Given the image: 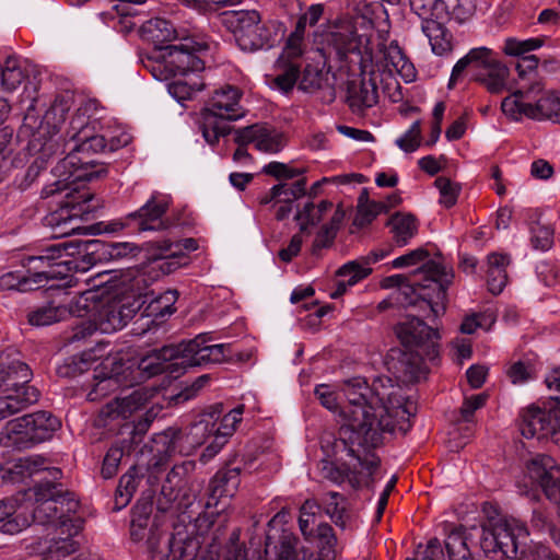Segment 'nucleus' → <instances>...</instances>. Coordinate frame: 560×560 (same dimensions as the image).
<instances>
[{
  "instance_id": "obj_7",
  "label": "nucleus",
  "mask_w": 560,
  "mask_h": 560,
  "mask_svg": "<svg viewBox=\"0 0 560 560\" xmlns=\"http://www.w3.org/2000/svg\"><path fill=\"white\" fill-rule=\"evenodd\" d=\"M25 495L34 497L36 506L33 509L31 520L39 524H58L60 533L69 523L74 522L72 515L79 509V502L71 492H62L56 482H40Z\"/></svg>"
},
{
  "instance_id": "obj_18",
  "label": "nucleus",
  "mask_w": 560,
  "mask_h": 560,
  "mask_svg": "<svg viewBox=\"0 0 560 560\" xmlns=\"http://www.w3.org/2000/svg\"><path fill=\"white\" fill-rule=\"evenodd\" d=\"M243 91L234 85H223L217 89L205 108L206 114L221 120H237L245 116L242 105Z\"/></svg>"
},
{
  "instance_id": "obj_56",
  "label": "nucleus",
  "mask_w": 560,
  "mask_h": 560,
  "mask_svg": "<svg viewBox=\"0 0 560 560\" xmlns=\"http://www.w3.org/2000/svg\"><path fill=\"white\" fill-rule=\"evenodd\" d=\"M532 244L536 249L548 250L553 243V229L549 223L538 220L530 226Z\"/></svg>"
},
{
  "instance_id": "obj_13",
  "label": "nucleus",
  "mask_w": 560,
  "mask_h": 560,
  "mask_svg": "<svg viewBox=\"0 0 560 560\" xmlns=\"http://www.w3.org/2000/svg\"><path fill=\"white\" fill-rule=\"evenodd\" d=\"M541 406L533 404L520 412L518 428L526 439L550 440L560 446V404L555 399Z\"/></svg>"
},
{
  "instance_id": "obj_24",
  "label": "nucleus",
  "mask_w": 560,
  "mask_h": 560,
  "mask_svg": "<svg viewBox=\"0 0 560 560\" xmlns=\"http://www.w3.org/2000/svg\"><path fill=\"white\" fill-rule=\"evenodd\" d=\"M373 23V18L365 14L340 21L331 33V43L340 54L353 52L359 49L363 38V34H359L358 26L372 28Z\"/></svg>"
},
{
  "instance_id": "obj_47",
  "label": "nucleus",
  "mask_w": 560,
  "mask_h": 560,
  "mask_svg": "<svg viewBox=\"0 0 560 560\" xmlns=\"http://www.w3.org/2000/svg\"><path fill=\"white\" fill-rule=\"evenodd\" d=\"M26 78L25 69L21 60L9 57L1 70V84L4 91H15Z\"/></svg>"
},
{
  "instance_id": "obj_15",
  "label": "nucleus",
  "mask_w": 560,
  "mask_h": 560,
  "mask_svg": "<svg viewBox=\"0 0 560 560\" xmlns=\"http://www.w3.org/2000/svg\"><path fill=\"white\" fill-rule=\"evenodd\" d=\"M401 345L420 361L433 362L439 357V332L418 317H408L396 326Z\"/></svg>"
},
{
  "instance_id": "obj_41",
  "label": "nucleus",
  "mask_w": 560,
  "mask_h": 560,
  "mask_svg": "<svg viewBox=\"0 0 560 560\" xmlns=\"http://www.w3.org/2000/svg\"><path fill=\"white\" fill-rule=\"evenodd\" d=\"M240 469L231 468L218 471L210 481L211 499L233 497L240 486Z\"/></svg>"
},
{
  "instance_id": "obj_1",
  "label": "nucleus",
  "mask_w": 560,
  "mask_h": 560,
  "mask_svg": "<svg viewBox=\"0 0 560 560\" xmlns=\"http://www.w3.org/2000/svg\"><path fill=\"white\" fill-rule=\"evenodd\" d=\"M98 102L85 100L77 108L67 130L65 156L55 167V173L61 179L43 188V197L54 195L62 196L58 201L60 208L50 214L48 223L63 228L62 234H69L80 229L78 220L89 219L94 211L91 205L93 194L80 188L79 183L90 182L107 174L103 163H96L84 155L100 152H113L127 145L131 137L129 133L113 128L109 121L96 117Z\"/></svg>"
},
{
  "instance_id": "obj_60",
  "label": "nucleus",
  "mask_w": 560,
  "mask_h": 560,
  "mask_svg": "<svg viewBox=\"0 0 560 560\" xmlns=\"http://www.w3.org/2000/svg\"><path fill=\"white\" fill-rule=\"evenodd\" d=\"M396 145L406 153H412L418 150L421 143V125L420 120H416L396 139Z\"/></svg>"
},
{
  "instance_id": "obj_37",
  "label": "nucleus",
  "mask_w": 560,
  "mask_h": 560,
  "mask_svg": "<svg viewBox=\"0 0 560 560\" xmlns=\"http://www.w3.org/2000/svg\"><path fill=\"white\" fill-rule=\"evenodd\" d=\"M284 24L277 20H269L257 24L248 45L249 51L270 48L284 35Z\"/></svg>"
},
{
  "instance_id": "obj_30",
  "label": "nucleus",
  "mask_w": 560,
  "mask_h": 560,
  "mask_svg": "<svg viewBox=\"0 0 560 560\" xmlns=\"http://www.w3.org/2000/svg\"><path fill=\"white\" fill-rule=\"evenodd\" d=\"M26 508L14 499L0 501V530L3 534L14 535L31 524Z\"/></svg>"
},
{
  "instance_id": "obj_8",
  "label": "nucleus",
  "mask_w": 560,
  "mask_h": 560,
  "mask_svg": "<svg viewBox=\"0 0 560 560\" xmlns=\"http://www.w3.org/2000/svg\"><path fill=\"white\" fill-rule=\"evenodd\" d=\"M324 12L320 3L312 4L307 12L300 16L295 30L288 37L281 55L278 57L275 68L277 74L273 79V86L288 93L294 88L296 81V60L305 52L304 33L307 25H315Z\"/></svg>"
},
{
  "instance_id": "obj_27",
  "label": "nucleus",
  "mask_w": 560,
  "mask_h": 560,
  "mask_svg": "<svg viewBox=\"0 0 560 560\" xmlns=\"http://www.w3.org/2000/svg\"><path fill=\"white\" fill-rule=\"evenodd\" d=\"M318 60L311 59L310 57H304V52L296 60L298 72H296V83H299V89L304 92H314L323 88L324 83L327 81V72L324 71V61L322 60V56L317 55Z\"/></svg>"
},
{
  "instance_id": "obj_42",
  "label": "nucleus",
  "mask_w": 560,
  "mask_h": 560,
  "mask_svg": "<svg viewBox=\"0 0 560 560\" xmlns=\"http://www.w3.org/2000/svg\"><path fill=\"white\" fill-rule=\"evenodd\" d=\"M205 86L203 81L199 74L192 77H176L167 85L168 93L178 103L183 104L185 101L190 100L197 92L201 91Z\"/></svg>"
},
{
  "instance_id": "obj_2",
  "label": "nucleus",
  "mask_w": 560,
  "mask_h": 560,
  "mask_svg": "<svg viewBox=\"0 0 560 560\" xmlns=\"http://www.w3.org/2000/svg\"><path fill=\"white\" fill-rule=\"evenodd\" d=\"M341 390L346 397L341 407L332 385L319 384L314 394L328 410H339V434L351 446L375 448L383 443L384 434L410 430L417 405L389 377H377L372 386L362 377H353L343 383Z\"/></svg>"
},
{
  "instance_id": "obj_39",
  "label": "nucleus",
  "mask_w": 560,
  "mask_h": 560,
  "mask_svg": "<svg viewBox=\"0 0 560 560\" xmlns=\"http://www.w3.org/2000/svg\"><path fill=\"white\" fill-rule=\"evenodd\" d=\"M388 226L398 246L407 245L418 233L417 219L410 213H395L390 217Z\"/></svg>"
},
{
  "instance_id": "obj_38",
  "label": "nucleus",
  "mask_w": 560,
  "mask_h": 560,
  "mask_svg": "<svg viewBox=\"0 0 560 560\" xmlns=\"http://www.w3.org/2000/svg\"><path fill=\"white\" fill-rule=\"evenodd\" d=\"M348 101L355 112L373 107L378 101L376 84L372 80H363L359 84L352 83L348 89Z\"/></svg>"
},
{
  "instance_id": "obj_40",
  "label": "nucleus",
  "mask_w": 560,
  "mask_h": 560,
  "mask_svg": "<svg viewBox=\"0 0 560 560\" xmlns=\"http://www.w3.org/2000/svg\"><path fill=\"white\" fill-rule=\"evenodd\" d=\"M141 34L154 43L179 40L184 36L171 22L160 18L145 21L141 25Z\"/></svg>"
},
{
  "instance_id": "obj_43",
  "label": "nucleus",
  "mask_w": 560,
  "mask_h": 560,
  "mask_svg": "<svg viewBox=\"0 0 560 560\" xmlns=\"http://www.w3.org/2000/svg\"><path fill=\"white\" fill-rule=\"evenodd\" d=\"M67 314H72L70 312V307L67 308L63 305H57L55 302H51L47 305H43L36 310L31 311L27 315V318L32 326L40 327L61 320L66 318Z\"/></svg>"
},
{
  "instance_id": "obj_10",
  "label": "nucleus",
  "mask_w": 560,
  "mask_h": 560,
  "mask_svg": "<svg viewBox=\"0 0 560 560\" xmlns=\"http://www.w3.org/2000/svg\"><path fill=\"white\" fill-rule=\"evenodd\" d=\"M528 535L525 524L514 517L489 520L482 526L480 548L487 556L513 558L527 545Z\"/></svg>"
},
{
  "instance_id": "obj_14",
  "label": "nucleus",
  "mask_w": 560,
  "mask_h": 560,
  "mask_svg": "<svg viewBox=\"0 0 560 560\" xmlns=\"http://www.w3.org/2000/svg\"><path fill=\"white\" fill-rule=\"evenodd\" d=\"M411 10L421 19L422 32L432 51L444 56L452 51V34L445 28L450 21L447 2H409Z\"/></svg>"
},
{
  "instance_id": "obj_16",
  "label": "nucleus",
  "mask_w": 560,
  "mask_h": 560,
  "mask_svg": "<svg viewBox=\"0 0 560 560\" xmlns=\"http://www.w3.org/2000/svg\"><path fill=\"white\" fill-rule=\"evenodd\" d=\"M317 541L320 558L314 552L304 548L298 549V540L290 536H284L280 542L278 560H335L337 557L336 544L337 539L334 530L328 524H319L316 528L315 536L310 539Z\"/></svg>"
},
{
  "instance_id": "obj_11",
  "label": "nucleus",
  "mask_w": 560,
  "mask_h": 560,
  "mask_svg": "<svg viewBox=\"0 0 560 560\" xmlns=\"http://www.w3.org/2000/svg\"><path fill=\"white\" fill-rule=\"evenodd\" d=\"M178 44L163 48V65L153 68V75L158 80L171 77H192L205 69L203 61L196 55L208 49L203 40L192 36H183Z\"/></svg>"
},
{
  "instance_id": "obj_58",
  "label": "nucleus",
  "mask_w": 560,
  "mask_h": 560,
  "mask_svg": "<svg viewBox=\"0 0 560 560\" xmlns=\"http://www.w3.org/2000/svg\"><path fill=\"white\" fill-rule=\"evenodd\" d=\"M440 192V203L446 208L453 207L458 198L460 186L447 177H438L434 182Z\"/></svg>"
},
{
  "instance_id": "obj_6",
  "label": "nucleus",
  "mask_w": 560,
  "mask_h": 560,
  "mask_svg": "<svg viewBox=\"0 0 560 560\" xmlns=\"http://www.w3.org/2000/svg\"><path fill=\"white\" fill-rule=\"evenodd\" d=\"M68 110L67 102L56 100L46 112L44 120H39L34 109L28 108L23 119L21 133L30 137L28 150L37 155L30 171L34 167H44L48 160L58 153L59 144L54 137L59 130V124L65 121Z\"/></svg>"
},
{
  "instance_id": "obj_50",
  "label": "nucleus",
  "mask_w": 560,
  "mask_h": 560,
  "mask_svg": "<svg viewBox=\"0 0 560 560\" xmlns=\"http://www.w3.org/2000/svg\"><path fill=\"white\" fill-rule=\"evenodd\" d=\"M31 376V369L24 362L18 359L0 361V387L3 383L12 380H15L14 382H30Z\"/></svg>"
},
{
  "instance_id": "obj_51",
  "label": "nucleus",
  "mask_w": 560,
  "mask_h": 560,
  "mask_svg": "<svg viewBox=\"0 0 560 560\" xmlns=\"http://www.w3.org/2000/svg\"><path fill=\"white\" fill-rule=\"evenodd\" d=\"M546 39V36L532 37L527 39L508 37L504 40L503 52L508 56L518 57L526 52L541 48L545 45Z\"/></svg>"
},
{
  "instance_id": "obj_20",
  "label": "nucleus",
  "mask_w": 560,
  "mask_h": 560,
  "mask_svg": "<svg viewBox=\"0 0 560 560\" xmlns=\"http://www.w3.org/2000/svg\"><path fill=\"white\" fill-rule=\"evenodd\" d=\"M234 141L254 143L258 151L269 154H276L285 147V138L281 131L261 124L235 130Z\"/></svg>"
},
{
  "instance_id": "obj_63",
  "label": "nucleus",
  "mask_w": 560,
  "mask_h": 560,
  "mask_svg": "<svg viewBox=\"0 0 560 560\" xmlns=\"http://www.w3.org/2000/svg\"><path fill=\"white\" fill-rule=\"evenodd\" d=\"M429 257V253L420 247V248H416L413 250H410L408 252L407 254H404L397 258H395L393 261H392V267L393 268H405V267H410V266H416L420 262H423L422 266L429 261L430 259H428Z\"/></svg>"
},
{
  "instance_id": "obj_46",
  "label": "nucleus",
  "mask_w": 560,
  "mask_h": 560,
  "mask_svg": "<svg viewBox=\"0 0 560 560\" xmlns=\"http://www.w3.org/2000/svg\"><path fill=\"white\" fill-rule=\"evenodd\" d=\"M345 215V210L341 207H338L334 210V213L331 214L329 222L322 226V229L318 231L314 240V250L327 248L334 243V240L342 224Z\"/></svg>"
},
{
  "instance_id": "obj_22",
  "label": "nucleus",
  "mask_w": 560,
  "mask_h": 560,
  "mask_svg": "<svg viewBox=\"0 0 560 560\" xmlns=\"http://www.w3.org/2000/svg\"><path fill=\"white\" fill-rule=\"evenodd\" d=\"M221 16L241 49L247 50L257 24L261 22L260 13L256 10H230L224 11Z\"/></svg>"
},
{
  "instance_id": "obj_54",
  "label": "nucleus",
  "mask_w": 560,
  "mask_h": 560,
  "mask_svg": "<svg viewBox=\"0 0 560 560\" xmlns=\"http://www.w3.org/2000/svg\"><path fill=\"white\" fill-rule=\"evenodd\" d=\"M180 436V431L168 428L154 435L152 450L161 456H171L176 453V443Z\"/></svg>"
},
{
  "instance_id": "obj_12",
  "label": "nucleus",
  "mask_w": 560,
  "mask_h": 560,
  "mask_svg": "<svg viewBox=\"0 0 560 560\" xmlns=\"http://www.w3.org/2000/svg\"><path fill=\"white\" fill-rule=\"evenodd\" d=\"M244 407L242 405L237 406L224 415L220 423H217L214 412L207 413L190 427L187 439L194 447L200 446L208 439L213 438V441L201 455L202 460H207L219 453L228 438L234 433L236 425L241 422Z\"/></svg>"
},
{
  "instance_id": "obj_53",
  "label": "nucleus",
  "mask_w": 560,
  "mask_h": 560,
  "mask_svg": "<svg viewBox=\"0 0 560 560\" xmlns=\"http://www.w3.org/2000/svg\"><path fill=\"white\" fill-rule=\"evenodd\" d=\"M71 315L77 317V319L72 325L70 334L67 336L69 343L83 341L98 330L97 324H95L91 314L85 316Z\"/></svg>"
},
{
  "instance_id": "obj_57",
  "label": "nucleus",
  "mask_w": 560,
  "mask_h": 560,
  "mask_svg": "<svg viewBox=\"0 0 560 560\" xmlns=\"http://www.w3.org/2000/svg\"><path fill=\"white\" fill-rule=\"evenodd\" d=\"M218 119L219 118L203 113L202 136L209 144H215L220 137L230 132V127L223 122V120Z\"/></svg>"
},
{
  "instance_id": "obj_62",
  "label": "nucleus",
  "mask_w": 560,
  "mask_h": 560,
  "mask_svg": "<svg viewBox=\"0 0 560 560\" xmlns=\"http://www.w3.org/2000/svg\"><path fill=\"white\" fill-rule=\"evenodd\" d=\"M535 365L529 359L518 360L511 364L508 375L513 384H524L535 375Z\"/></svg>"
},
{
  "instance_id": "obj_48",
  "label": "nucleus",
  "mask_w": 560,
  "mask_h": 560,
  "mask_svg": "<svg viewBox=\"0 0 560 560\" xmlns=\"http://www.w3.org/2000/svg\"><path fill=\"white\" fill-rule=\"evenodd\" d=\"M320 506L314 500H306L300 509L299 526L305 539H312L316 534Z\"/></svg>"
},
{
  "instance_id": "obj_26",
  "label": "nucleus",
  "mask_w": 560,
  "mask_h": 560,
  "mask_svg": "<svg viewBox=\"0 0 560 560\" xmlns=\"http://www.w3.org/2000/svg\"><path fill=\"white\" fill-rule=\"evenodd\" d=\"M139 368L149 375L167 372L175 377L178 376L184 372L183 363H179L178 345L153 350L140 361Z\"/></svg>"
},
{
  "instance_id": "obj_17",
  "label": "nucleus",
  "mask_w": 560,
  "mask_h": 560,
  "mask_svg": "<svg viewBox=\"0 0 560 560\" xmlns=\"http://www.w3.org/2000/svg\"><path fill=\"white\" fill-rule=\"evenodd\" d=\"M208 334H200L196 338L178 343L179 363L183 369L199 366L210 363H221L231 355L230 345H209Z\"/></svg>"
},
{
  "instance_id": "obj_5",
  "label": "nucleus",
  "mask_w": 560,
  "mask_h": 560,
  "mask_svg": "<svg viewBox=\"0 0 560 560\" xmlns=\"http://www.w3.org/2000/svg\"><path fill=\"white\" fill-rule=\"evenodd\" d=\"M140 306V301L129 295L103 300L97 290H85L71 301L70 312L91 314L101 332L112 334L124 328Z\"/></svg>"
},
{
  "instance_id": "obj_59",
  "label": "nucleus",
  "mask_w": 560,
  "mask_h": 560,
  "mask_svg": "<svg viewBox=\"0 0 560 560\" xmlns=\"http://www.w3.org/2000/svg\"><path fill=\"white\" fill-rule=\"evenodd\" d=\"M95 381L93 388L88 394L89 400H96L107 395L109 392L115 390L119 386L118 377L113 374H103V372H98L95 375Z\"/></svg>"
},
{
  "instance_id": "obj_45",
  "label": "nucleus",
  "mask_w": 560,
  "mask_h": 560,
  "mask_svg": "<svg viewBox=\"0 0 560 560\" xmlns=\"http://www.w3.org/2000/svg\"><path fill=\"white\" fill-rule=\"evenodd\" d=\"M198 248L197 241L194 238H185L177 243H168L165 247L167 270H174L188 264L187 254Z\"/></svg>"
},
{
  "instance_id": "obj_9",
  "label": "nucleus",
  "mask_w": 560,
  "mask_h": 560,
  "mask_svg": "<svg viewBox=\"0 0 560 560\" xmlns=\"http://www.w3.org/2000/svg\"><path fill=\"white\" fill-rule=\"evenodd\" d=\"M540 91L541 86L538 83L530 85L528 89L514 91L501 103L503 114L516 121L529 118L548 119L560 124V93L548 91L533 103Z\"/></svg>"
},
{
  "instance_id": "obj_33",
  "label": "nucleus",
  "mask_w": 560,
  "mask_h": 560,
  "mask_svg": "<svg viewBox=\"0 0 560 560\" xmlns=\"http://www.w3.org/2000/svg\"><path fill=\"white\" fill-rule=\"evenodd\" d=\"M0 444L4 447L18 450L28 448L34 445L25 416L5 424L0 433Z\"/></svg>"
},
{
  "instance_id": "obj_25",
  "label": "nucleus",
  "mask_w": 560,
  "mask_h": 560,
  "mask_svg": "<svg viewBox=\"0 0 560 560\" xmlns=\"http://www.w3.org/2000/svg\"><path fill=\"white\" fill-rule=\"evenodd\" d=\"M168 205L167 196L153 194L138 211L128 214L127 220L135 222L140 232L162 230L165 228L163 215Z\"/></svg>"
},
{
  "instance_id": "obj_49",
  "label": "nucleus",
  "mask_w": 560,
  "mask_h": 560,
  "mask_svg": "<svg viewBox=\"0 0 560 560\" xmlns=\"http://www.w3.org/2000/svg\"><path fill=\"white\" fill-rule=\"evenodd\" d=\"M334 205L330 201H322L318 205L307 203L296 214V220L302 231H305L308 225H315L319 223L328 212L334 213Z\"/></svg>"
},
{
  "instance_id": "obj_4",
  "label": "nucleus",
  "mask_w": 560,
  "mask_h": 560,
  "mask_svg": "<svg viewBox=\"0 0 560 560\" xmlns=\"http://www.w3.org/2000/svg\"><path fill=\"white\" fill-rule=\"evenodd\" d=\"M423 281L405 282L394 291L399 307L417 306L429 310L432 317L445 310L446 290L452 283L453 272L439 260H429L417 270Z\"/></svg>"
},
{
  "instance_id": "obj_35",
  "label": "nucleus",
  "mask_w": 560,
  "mask_h": 560,
  "mask_svg": "<svg viewBox=\"0 0 560 560\" xmlns=\"http://www.w3.org/2000/svg\"><path fill=\"white\" fill-rule=\"evenodd\" d=\"M509 68L500 60L494 61L486 70L475 73V80L492 94H500L509 90Z\"/></svg>"
},
{
  "instance_id": "obj_19",
  "label": "nucleus",
  "mask_w": 560,
  "mask_h": 560,
  "mask_svg": "<svg viewBox=\"0 0 560 560\" xmlns=\"http://www.w3.org/2000/svg\"><path fill=\"white\" fill-rule=\"evenodd\" d=\"M14 381H8L0 387V421L38 400V390L28 385V382Z\"/></svg>"
},
{
  "instance_id": "obj_28",
  "label": "nucleus",
  "mask_w": 560,
  "mask_h": 560,
  "mask_svg": "<svg viewBox=\"0 0 560 560\" xmlns=\"http://www.w3.org/2000/svg\"><path fill=\"white\" fill-rule=\"evenodd\" d=\"M371 272L372 267H369V260H364L363 257L347 261L336 271L339 280L336 281V288L331 291L330 296L332 299L340 298L349 288L368 278Z\"/></svg>"
},
{
  "instance_id": "obj_61",
  "label": "nucleus",
  "mask_w": 560,
  "mask_h": 560,
  "mask_svg": "<svg viewBox=\"0 0 560 560\" xmlns=\"http://www.w3.org/2000/svg\"><path fill=\"white\" fill-rule=\"evenodd\" d=\"M495 317L492 313H478L466 316L460 325V330L464 334H474L478 328L489 330L494 324Z\"/></svg>"
},
{
  "instance_id": "obj_44",
  "label": "nucleus",
  "mask_w": 560,
  "mask_h": 560,
  "mask_svg": "<svg viewBox=\"0 0 560 560\" xmlns=\"http://www.w3.org/2000/svg\"><path fill=\"white\" fill-rule=\"evenodd\" d=\"M385 59L399 73L405 82L409 83L416 80L417 71L412 62L404 55L396 42H392L386 48Z\"/></svg>"
},
{
  "instance_id": "obj_21",
  "label": "nucleus",
  "mask_w": 560,
  "mask_h": 560,
  "mask_svg": "<svg viewBox=\"0 0 560 560\" xmlns=\"http://www.w3.org/2000/svg\"><path fill=\"white\" fill-rule=\"evenodd\" d=\"M148 393L144 389L133 390L129 396L116 398L107 402L100 411V421L104 425H110L113 422L127 420L135 417L148 401Z\"/></svg>"
},
{
  "instance_id": "obj_31",
  "label": "nucleus",
  "mask_w": 560,
  "mask_h": 560,
  "mask_svg": "<svg viewBox=\"0 0 560 560\" xmlns=\"http://www.w3.org/2000/svg\"><path fill=\"white\" fill-rule=\"evenodd\" d=\"M63 529L62 534L67 533V537L51 538L44 553V560H61L78 550L79 544L73 537L81 530V522L79 520L71 522Z\"/></svg>"
},
{
  "instance_id": "obj_34",
  "label": "nucleus",
  "mask_w": 560,
  "mask_h": 560,
  "mask_svg": "<svg viewBox=\"0 0 560 560\" xmlns=\"http://www.w3.org/2000/svg\"><path fill=\"white\" fill-rule=\"evenodd\" d=\"M510 262V256L503 253H491L487 256V284L492 294H500L505 288Z\"/></svg>"
},
{
  "instance_id": "obj_36",
  "label": "nucleus",
  "mask_w": 560,
  "mask_h": 560,
  "mask_svg": "<svg viewBox=\"0 0 560 560\" xmlns=\"http://www.w3.org/2000/svg\"><path fill=\"white\" fill-rule=\"evenodd\" d=\"M25 418L30 427L33 444L49 440L61 425L59 419L48 411L25 415Z\"/></svg>"
},
{
  "instance_id": "obj_64",
  "label": "nucleus",
  "mask_w": 560,
  "mask_h": 560,
  "mask_svg": "<svg viewBox=\"0 0 560 560\" xmlns=\"http://www.w3.org/2000/svg\"><path fill=\"white\" fill-rule=\"evenodd\" d=\"M137 489V479L133 472L128 471L120 477L117 487V502L127 504Z\"/></svg>"
},
{
  "instance_id": "obj_23",
  "label": "nucleus",
  "mask_w": 560,
  "mask_h": 560,
  "mask_svg": "<svg viewBox=\"0 0 560 560\" xmlns=\"http://www.w3.org/2000/svg\"><path fill=\"white\" fill-rule=\"evenodd\" d=\"M195 464L190 460L180 465H175L166 476V480L162 486L161 494L168 503L175 504L177 510L187 509L192 501L185 492L187 486V475L194 469Z\"/></svg>"
},
{
  "instance_id": "obj_3",
  "label": "nucleus",
  "mask_w": 560,
  "mask_h": 560,
  "mask_svg": "<svg viewBox=\"0 0 560 560\" xmlns=\"http://www.w3.org/2000/svg\"><path fill=\"white\" fill-rule=\"evenodd\" d=\"M100 245L98 241L48 244L37 254L22 259L25 271H10L2 275L0 290L27 292L46 285L49 280L65 279L71 271L84 272L100 259L94 257Z\"/></svg>"
},
{
  "instance_id": "obj_29",
  "label": "nucleus",
  "mask_w": 560,
  "mask_h": 560,
  "mask_svg": "<svg viewBox=\"0 0 560 560\" xmlns=\"http://www.w3.org/2000/svg\"><path fill=\"white\" fill-rule=\"evenodd\" d=\"M497 60L494 52L488 47L481 46L471 48L453 67L448 88H453L462 79V75L467 68L470 67L475 69L476 72H480L489 68Z\"/></svg>"
},
{
  "instance_id": "obj_32",
  "label": "nucleus",
  "mask_w": 560,
  "mask_h": 560,
  "mask_svg": "<svg viewBox=\"0 0 560 560\" xmlns=\"http://www.w3.org/2000/svg\"><path fill=\"white\" fill-rule=\"evenodd\" d=\"M9 474L18 475L23 479L24 477H32L38 472H46L51 482H55L61 477V470L56 467H48L47 459L40 455H33L18 458L10 468Z\"/></svg>"
},
{
  "instance_id": "obj_55",
  "label": "nucleus",
  "mask_w": 560,
  "mask_h": 560,
  "mask_svg": "<svg viewBox=\"0 0 560 560\" xmlns=\"http://www.w3.org/2000/svg\"><path fill=\"white\" fill-rule=\"evenodd\" d=\"M445 548L450 560H472L466 538L459 530H454L445 539Z\"/></svg>"
},
{
  "instance_id": "obj_52",
  "label": "nucleus",
  "mask_w": 560,
  "mask_h": 560,
  "mask_svg": "<svg viewBox=\"0 0 560 560\" xmlns=\"http://www.w3.org/2000/svg\"><path fill=\"white\" fill-rule=\"evenodd\" d=\"M177 299L178 293L176 290H167L163 292L150 302L148 306L149 315L161 319L171 316L176 311L174 304Z\"/></svg>"
}]
</instances>
